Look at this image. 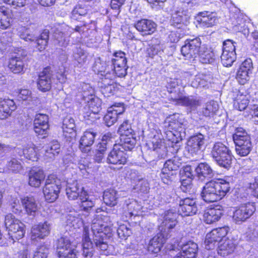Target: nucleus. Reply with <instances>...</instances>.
I'll return each instance as SVG.
<instances>
[{"label":"nucleus","mask_w":258,"mask_h":258,"mask_svg":"<svg viewBox=\"0 0 258 258\" xmlns=\"http://www.w3.org/2000/svg\"><path fill=\"white\" fill-rule=\"evenodd\" d=\"M61 188V181L54 175H49L43 187L45 200L48 203L54 202L58 197Z\"/></svg>","instance_id":"9d476101"},{"label":"nucleus","mask_w":258,"mask_h":258,"mask_svg":"<svg viewBox=\"0 0 258 258\" xmlns=\"http://www.w3.org/2000/svg\"><path fill=\"white\" fill-rule=\"evenodd\" d=\"M190 18V15L187 9L179 8L173 14L171 20V25L178 29L186 25Z\"/></svg>","instance_id":"cd10ccee"},{"label":"nucleus","mask_w":258,"mask_h":258,"mask_svg":"<svg viewBox=\"0 0 258 258\" xmlns=\"http://www.w3.org/2000/svg\"><path fill=\"white\" fill-rule=\"evenodd\" d=\"M229 228L228 226H223L215 228L207 234L205 240V248L213 249L217 245L224 241L223 238L226 236Z\"/></svg>","instance_id":"ddd939ff"},{"label":"nucleus","mask_w":258,"mask_h":258,"mask_svg":"<svg viewBox=\"0 0 258 258\" xmlns=\"http://www.w3.org/2000/svg\"><path fill=\"white\" fill-rule=\"evenodd\" d=\"M198 211V206L195 199L187 198L180 201L178 212L181 216H193Z\"/></svg>","instance_id":"4be33fe9"},{"label":"nucleus","mask_w":258,"mask_h":258,"mask_svg":"<svg viewBox=\"0 0 258 258\" xmlns=\"http://www.w3.org/2000/svg\"><path fill=\"white\" fill-rule=\"evenodd\" d=\"M41 150V154L46 159H53L60 152V145L57 141L53 140L46 145L43 150Z\"/></svg>","instance_id":"4c0bfd02"},{"label":"nucleus","mask_w":258,"mask_h":258,"mask_svg":"<svg viewBox=\"0 0 258 258\" xmlns=\"http://www.w3.org/2000/svg\"><path fill=\"white\" fill-rule=\"evenodd\" d=\"M52 71L49 67L45 68L39 75L37 81L38 89L42 92L49 91L51 88Z\"/></svg>","instance_id":"c85d7f7f"},{"label":"nucleus","mask_w":258,"mask_h":258,"mask_svg":"<svg viewBox=\"0 0 258 258\" xmlns=\"http://www.w3.org/2000/svg\"><path fill=\"white\" fill-rule=\"evenodd\" d=\"M73 58L74 63L77 66L81 67L86 63L87 55L81 48H76L74 51Z\"/></svg>","instance_id":"3c124183"},{"label":"nucleus","mask_w":258,"mask_h":258,"mask_svg":"<svg viewBox=\"0 0 258 258\" xmlns=\"http://www.w3.org/2000/svg\"><path fill=\"white\" fill-rule=\"evenodd\" d=\"M118 133L120 136L134 134L133 130L132 129L131 125L127 121L123 122L120 126L118 129Z\"/></svg>","instance_id":"69168bd1"},{"label":"nucleus","mask_w":258,"mask_h":258,"mask_svg":"<svg viewBox=\"0 0 258 258\" xmlns=\"http://www.w3.org/2000/svg\"><path fill=\"white\" fill-rule=\"evenodd\" d=\"M117 225V233L120 238L126 239L132 233L130 226L126 224L118 222Z\"/></svg>","instance_id":"864d4df0"},{"label":"nucleus","mask_w":258,"mask_h":258,"mask_svg":"<svg viewBox=\"0 0 258 258\" xmlns=\"http://www.w3.org/2000/svg\"><path fill=\"white\" fill-rule=\"evenodd\" d=\"M200 61L203 63H213L215 60V53L212 49L203 44L200 47L198 54Z\"/></svg>","instance_id":"ea45409f"},{"label":"nucleus","mask_w":258,"mask_h":258,"mask_svg":"<svg viewBox=\"0 0 258 258\" xmlns=\"http://www.w3.org/2000/svg\"><path fill=\"white\" fill-rule=\"evenodd\" d=\"M16 93L19 101L29 100L31 98V92L28 89H20Z\"/></svg>","instance_id":"0e129e2a"},{"label":"nucleus","mask_w":258,"mask_h":258,"mask_svg":"<svg viewBox=\"0 0 258 258\" xmlns=\"http://www.w3.org/2000/svg\"><path fill=\"white\" fill-rule=\"evenodd\" d=\"M195 171L198 177L202 180L212 178L214 175L213 170L207 163H200L195 169Z\"/></svg>","instance_id":"c03bdc74"},{"label":"nucleus","mask_w":258,"mask_h":258,"mask_svg":"<svg viewBox=\"0 0 258 258\" xmlns=\"http://www.w3.org/2000/svg\"><path fill=\"white\" fill-rule=\"evenodd\" d=\"M118 198L117 191L113 189H107L104 192L103 201L108 206H114L116 205Z\"/></svg>","instance_id":"de8ad7c7"},{"label":"nucleus","mask_w":258,"mask_h":258,"mask_svg":"<svg viewBox=\"0 0 258 258\" xmlns=\"http://www.w3.org/2000/svg\"><path fill=\"white\" fill-rule=\"evenodd\" d=\"M49 118L45 114L39 113L35 115L34 120V130L36 134L43 137L47 134L49 128Z\"/></svg>","instance_id":"a878e982"},{"label":"nucleus","mask_w":258,"mask_h":258,"mask_svg":"<svg viewBox=\"0 0 258 258\" xmlns=\"http://www.w3.org/2000/svg\"><path fill=\"white\" fill-rule=\"evenodd\" d=\"M195 23L197 27L206 28L212 27L217 22L216 13L208 11L199 12L195 17Z\"/></svg>","instance_id":"aec40b11"},{"label":"nucleus","mask_w":258,"mask_h":258,"mask_svg":"<svg viewBox=\"0 0 258 258\" xmlns=\"http://www.w3.org/2000/svg\"><path fill=\"white\" fill-rule=\"evenodd\" d=\"M21 203L26 213L30 216L35 217L40 209L35 199L32 196L22 198Z\"/></svg>","instance_id":"f704fd0d"},{"label":"nucleus","mask_w":258,"mask_h":258,"mask_svg":"<svg viewBox=\"0 0 258 258\" xmlns=\"http://www.w3.org/2000/svg\"><path fill=\"white\" fill-rule=\"evenodd\" d=\"M235 240L230 239H226L218 245L217 248L218 253L223 257L232 254L236 248Z\"/></svg>","instance_id":"c9c22d12"},{"label":"nucleus","mask_w":258,"mask_h":258,"mask_svg":"<svg viewBox=\"0 0 258 258\" xmlns=\"http://www.w3.org/2000/svg\"><path fill=\"white\" fill-rule=\"evenodd\" d=\"M120 140L122 142L121 145H120V148L125 150H131L136 143L134 134L120 136Z\"/></svg>","instance_id":"09e8293b"},{"label":"nucleus","mask_w":258,"mask_h":258,"mask_svg":"<svg viewBox=\"0 0 258 258\" xmlns=\"http://www.w3.org/2000/svg\"><path fill=\"white\" fill-rule=\"evenodd\" d=\"M41 148V146L36 147L34 144H30L27 145L23 150L17 148L15 151L21 157L23 156L26 159L35 161L41 155V151H39Z\"/></svg>","instance_id":"bb28decb"},{"label":"nucleus","mask_w":258,"mask_h":258,"mask_svg":"<svg viewBox=\"0 0 258 258\" xmlns=\"http://www.w3.org/2000/svg\"><path fill=\"white\" fill-rule=\"evenodd\" d=\"M112 63L114 70L111 74H114L118 77H124L126 75V58L125 53L121 51L114 53L112 58Z\"/></svg>","instance_id":"a211bd4d"},{"label":"nucleus","mask_w":258,"mask_h":258,"mask_svg":"<svg viewBox=\"0 0 258 258\" xmlns=\"http://www.w3.org/2000/svg\"><path fill=\"white\" fill-rule=\"evenodd\" d=\"M62 128L66 137H72L76 135V125L73 118L66 117L63 120Z\"/></svg>","instance_id":"49530a36"},{"label":"nucleus","mask_w":258,"mask_h":258,"mask_svg":"<svg viewBox=\"0 0 258 258\" xmlns=\"http://www.w3.org/2000/svg\"><path fill=\"white\" fill-rule=\"evenodd\" d=\"M5 226L9 236L13 240H19L24 237L26 233L25 225L13 214L10 213L6 215Z\"/></svg>","instance_id":"6e6552de"},{"label":"nucleus","mask_w":258,"mask_h":258,"mask_svg":"<svg viewBox=\"0 0 258 258\" xmlns=\"http://www.w3.org/2000/svg\"><path fill=\"white\" fill-rule=\"evenodd\" d=\"M233 140L235 145V151L241 157L248 155L252 149L250 136L242 127L236 129L233 135Z\"/></svg>","instance_id":"0eeeda50"},{"label":"nucleus","mask_w":258,"mask_h":258,"mask_svg":"<svg viewBox=\"0 0 258 258\" xmlns=\"http://www.w3.org/2000/svg\"><path fill=\"white\" fill-rule=\"evenodd\" d=\"M48 248L46 246L42 245L38 247L34 252L33 258H47Z\"/></svg>","instance_id":"774afa93"},{"label":"nucleus","mask_w":258,"mask_h":258,"mask_svg":"<svg viewBox=\"0 0 258 258\" xmlns=\"http://www.w3.org/2000/svg\"><path fill=\"white\" fill-rule=\"evenodd\" d=\"M90 165L91 163L85 158H82L78 164V168L84 175H88L91 171Z\"/></svg>","instance_id":"13d9d810"},{"label":"nucleus","mask_w":258,"mask_h":258,"mask_svg":"<svg viewBox=\"0 0 258 258\" xmlns=\"http://www.w3.org/2000/svg\"><path fill=\"white\" fill-rule=\"evenodd\" d=\"M9 68L14 73L19 74L24 71V62L20 57H12L10 60Z\"/></svg>","instance_id":"8fccbe9b"},{"label":"nucleus","mask_w":258,"mask_h":258,"mask_svg":"<svg viewBox=\"0 0 258 258\" xmlns=\"http://www.w3.org/2000/svg\"><path fill=\"white\" fill-rule=\"evenodd\" d=\"M45 178L44 171L42 169H33L29 173L28 183L33 187H39Z\"/></svg>","instance_id":"58836bf2"},{"label":"nucleus","mask_w":258,"mask_h":258,"mask_svg":"<svg viewBox=\"0 0 258 258\" xmlns=\"http://www.w3.org/2000/svg\"><path fill=\"white\" fill-rule=\"evenodd\" d=\"M83 208L79 212L71 210L66 216V226L74 229H79L84 225L82 239L83 255L85 258H91L93 255L94 249L90 236L97 249L102 254H110V247L107 244V239L111 236L112 228L110 226V218L105 213L104 214L96 215L92 221L91 231L89 226L85 225L83 220Z\"/></svg>","instance_id":"f257e3e1"},{"label":"nucleus","mask_w":258,"mask_h":258,"mask_svg":"<svg viewBox=\"0 0 258 258\" xmlns=\"http://www.w3.org/2000/svg\"><path fill=\"white\" fill-rule=\"evenodd\" d=\"M252 69V62L250 59H246L242 63L237 72L236 77L239 84L244 85L249 80Z\"/></svg>","instance_id":"b1692460"},{"label":"nucleus","mask_w":258,"mask_h":258,"mask_svg":"<svg viewBox=\"0 0 258 258\" xmlns=\"http://www.w3.org/2000/svg\"><path fill=\"white\" fill-rule=\"evenodd\" d=\"M135 27L143 35L152 34L156 30L157 25L151 20L143 19L138 21Z\"/></svg>","instance_id":"72a5a7b5"},{"label":"nucleus","mask_w":258,"mask_h":258,"mask_svg":"<svg viewBox=\"0 0 258 258\" xmlns=\"http://www.w3.org/2000/svg\"><path fill=\"white\" fill-rule=\"evenodd\" d=\"M161 50H162V45L157 40L156 42L150 45L149 48L147 49V53L149 56L153 57L154 55L157 54Z\"/></svg>","instance_id":"bf43d9fd"},{"label":"nucleus","mask_w":258,"mask_h":258,"mask_svg":"<svg viewBox=\"0 0 258 258\" xmlns=\"http://www.w3.org/2000/svg\"><path fill=\"white\" fill-rule=\"evenodd\" d=\"M88 10L86 7L79 4L73 9L71 18L73 20H79L81 19L82 17L86 16Z\"/></svg>","instance_id":"4d7b16f0"},{"label":"nucleus","mask_w":258,"mask_h":258,"mask_svg":"<svg viewBox=\"0 0 258 258\" xmlns=\"http://www.w3.org/2000/svg\"><path fill=\"white\" fill-rule=\"evenodd\" d=\"M73 30V28L66 25L59 26L53 33L54 43L61 46H67L69 41V36Z\"/></svg>","instance_id":"5701e85b"},{"label":"nucleus","mask_w":258,"mask_h":258,"mask_svg":"<svg viewBox=\"0 0 258 258\" xmlns=\"http://www.w3.org/2000/svg\"><path fill=\"white\" fill-rule=\"evenodd\" d=\"M98 70L100 72L103 73L104 74H101L104 76L102 79L101 86L102 88V92L103 94H106L107 96H109V94L114 93L115 87L114 84L113 79L115 78L114 74H111L110 73L106 71V69L100 68L98 67Z\"/></svg>","instance_id":"393cba45"},{"label":"nucleus","mask_w":258,"mask_h":258,"mask_svg":"<svg viewBox=\"0 0 258 258\" xmlns=\"http://www.w3.org/2000/svg\"><path fill=\"white\" fill-rule=\"evenodd\" d=\"M205 137L201 134L191 137L187 141L186 150L192 157L201 155L205 148Z\"/></svg>","instance_id":"f3484780"},{"label":"nucleus","mask_w":258,"mask_h":258,"mask_svg":"<svg viewBox=\"0 0 258 258\" xmlns=\"http://www.w3.org/2000/svg\"><path fill=\"white\" fill-rule=\"evenodd\" d=\"M181 164V160L177 157L166 161L160 174L161 180L165 184H169L175 178V171L178 169Z\"/></svg>","instance_id":"4468645a"},{"label":"nucleus","mask_w":258,"mask_h":258,"mask_svg":"<svg viewBox=\"0 0 258 258\" xmlns=\"http://www.w3.org/2000/svg\"><path fill=\"white\" fill-rule=\"evenodd\" d=\"M96 134L92 132L86 131L80 140V148L83 152L90 151L89 148L94 142Z\"/></svg>","instance_id":"37998d69"},{"label":"nucleus","mask_w":258,"mask_h":258,"mask_svg":"<svg viewBox=\"0 0 258 258\" xmlns=\"http://www.w3.org/2000/svg\"><path fill=\"white\" fill-rule=\"evenodd\" d=\"M16 108V106L13 100L0 99V119L7 118Z\"/></svg>","instance_id":"e433bc0d"},{"label":"nucleus","mask_w":258,"mask_h":258,"mask_svg":"<svg viewBox=\"0 0 258 258\" xmlns=\"http://www.w3.org/2000/svg\"><path fill=\"white\" fill-rule=\"evenodd\" d=\"M66 194L70 200H75L79 198L80 201V208H83L85 211H89L95 204V198L88 195L77 181L67 183Z\"/></svg>","instance_id":"20e7f679"},{"label":"nucleus","mask_w":258,"mask_h":258,"mask_svg":"<svg viewBox=\"0 0 258 258\" xmlns=\"http://www.w3.org/2000/svg\"><path fill=\"white\" fill-rule=\"evenodd\" d=\"M177 214L172 210L166 211L163 220L159 227L160 233L151 239L148 246V250L153 253L159 252L165 240L168 238L169 233L176 225Z\"/></svg>","instance_id":"f03ea898"},{"label":"nucleus","mask_w":258,"mask_h":258,"mask_svg":"<svg viewBox=\"0 0 258 258\" xmlns=\"http://www.w3.org/2000/svg\"><path fill=\"white\" fill-rule=\"evenodd\" d=\"M256 210L254 203L248 202L236 207L233 212L232 219L237 224H241L248 219Z\"/></svg>","instance_id":"f8f14e48"},{"label":"nucleus","mask_w":258,"mask_h":258,"mask_svg":"<svg viewBox=\"0 0 258 258\" xmlns=\"http://www.w3.org/2000/svg\"><path fill=\"white\" fill-rule=\"evenodd\" d=\"M178 114H173L167 118L166 121L168 123L167 130L177 131L181 128V123L179 121Z\"/></svg>","instance_id":"5fc2aeb1"},{"label":"nucleus","mask_w":258,"mask_h":258,"mask_svg":"<svg viewBox=\"0 0 258 258\" xmlns=\"http://www.w3.org/2000/svg\"><path fill=\"white\" fill-rule=\"evenodd\" d=\"M51 225L47 221L33 224L30 229V236L32 242L38 243L46 238L50 234Z\"/></svg>","instance_id":"dca6fc26"},{"label":"nucleus","mask_w":258,"mask_h":258,"mask_svg":"<svg viewBox=\"0 0 258 258\" xmlns=\"http://www.w3.org/2000/svg\"><path fill=\"white\" fill-rule=\"evenodd\" d=\"M127 157L125 152L121 150L119 145H115L107 158V162L112 164L124 165L126 162Z\"/></svg>","instance_id":"c756f323"},{"label":"nucleus","mask_w":258,"mask_h":258,"mask_svg":"<svg viewBox=\"0 0 258 258\" xmlns=\"http://www.w3.org/2000/svg\"><path fill=\"white\" fill-rule=\"evenodd\" d=\"M207 77L203 75H199L196 77L195 81L192 82L191 85L194 87H206L208 85Z\"/></svg>","instance_id":"052dcab7"},{"label":"nucleus","mask_w":258,"mask_h":258,"mask_svg":"<svg viewBox=\"0 0 258 258\" xmlns=\"http://www.w3.org/2000/svg\"><path fill=\"white\" fill-rule=\"evenodd\" d=\"M144 205L142 206L138 201L129 199L125 201L123 206V215L126 219H135L142 215V213L146 212L147 210H152L157 207L159 202L157 201L152 202L150 200H146Z\"/></svg>","instance_id":"39448f33"},{"label":"nucleus","mask_w":258,"mask_h":258,"mask_svg":"<svg viewBox=\"0 0 258 258\" xmlns=\"http://www.w3.org/2000/svg\"><path fill=\"white\" fill-rule=\"evenodd\" d=\"M118 116L113 113L109 109H107V112L104 117V121L108 126L112 125L116 121Z\"/></svg>","instance_id":"680f3d73"},{"label":"nucleus","mask_w":258,"mask_h":258,"mask_svg":"<svg viewBox=\"0 0 258 258\" xmlns=\"http://www.w3.org/2000/svg\"><path fill=\"white\" fill-rule=\"evenodd\" d=\"M12 22V11L5 6L0 7V28L6 29L10 27Z\"/></svg>","instance_id":"a19ab883"},{"label":"nucleus","mask_w":258,"mask_h":258,"mask_svg":"<svg viewBox=\"0 0 258 258\" xmlns=\"http://www.w3.org/2000/svg\"><path fill=\"white\" fill-rule=\"evenodd\" d=\"M249 102V95L238 92L233 99V107L238 110L242 111L247 107Z\"/></svg>","instance_id":"a18cd8bd"},{"label":"nucleus","mask_w":258,"mask_h":258,"mask_svg":"<svg viewBox=\"0 0 258 258\" xmlns=\"http://www.w3.org/2000/svg\"><path fill=\"white\" fill-rule=\"evenodd\" d=\"M82 90L86 113L87 114L98 113L101 109V100L94 95V90L89 84L83 83Z\"/></svg>","instance_id":"423d86ee"},{"label":"nucleus","mask_w":258,"mask_h":258,"mask_svg":"<svg viewBox=\"0 0 258 258\" xmlns=\"http://www.w3.org/2000/svg\"><path fill=\"white\" fill-rule=\"evenodd\" d=\"M234 43L230 40H227L223 42L221 60L223 65L226 67H231L236 59L235 46Z\"/></svg>","instance_id":"6ab92c4d"},{"label":"nucleus","mask_w":258,"mask_h":258,"mask_svg":"<svg viewBox=\"0 0 258 258\" xmlns=\"http://www.w3.org/2000/svg\"><path fill=\"white\" fill-rule=\"evenodd\" d=\"M177 104L182 106L190 107L191 109H196L201 104V101L193 96L185 97L182 95H179L177 98H175Z\"/></svg>","instance_id":"79ce46f5"},{"label":"nucleus","mask_w":258,"mask_h":258,"mask_svg":"<svg viewBox=\"0 0 258 258\" xmlns=\"http://www.w3.org/2000/svg\"><path fill=\"white\" fill-rule=\"evenodd\" d=\"M49 38V32L48 30H45L41 34L39 38L35 39L36 41V47L39 51H41L45 48L47 45Z\"/></svg>","instance_id":"6e6d98bb"},{"label":"nucleus","mask_w":258,"mask_h":258,"mask_svg":"<svg viewBox=\"0 0 258 258\" xmlns=\"http://www.w3.org/2000/svg\"><path fill=\"white\" fill-rule=\"evenodd\" d=\"M7 166L9 170L15 173L19 172L22 169L21 163L15 159L10 161Z\"/></svg>","instance_id":"e2e57ef3"},{"label":"nucleus","mask_w":258,"mask_h":258,"mask_svg":"<svg viewBox=\"0 0 258 258\" xmlns=\"http://www.w3.org/2000/svg\"><path fill=\"white\" fill-rule=\"evenodd\" d=\"M230 189V184L224 179L211 181L203 187L202 199L207 203H213L222 199Z\"/></svg>","instance_id":"7ed1b4c3"},{"label":"nucleus","mask_w":258,"mask_h":258,"mask_svg":"<svg viewBox=\"0 0 258 258\" xmlns=\"http://www.w3.org/2000/svg\"><path fill=\"white\" fill-rule=\"evenodd\" d=\"M161 137V135L158 131L154 130L150 135V140L147 143L149 148L155 152L159 159L165 158L168 154V149L165 141Z\"/></svg>","instance_id":"9b49d317"},{"label":"nucleus","mask_w":258,"mask_h":258,"mask_svg":"<svg viewBox=\"0 0 258 258\" xmlns=\"http://www.w3.org/2000/svg\"><path fill=\"white\" fill-rule=\"evenodd\" d=\"M181 251L175 258H196L198 251V246L196 243L189 240L182 244Z\"/></svg>","instance_id":"473e14b6"},{"label":"nucleus","mask_w":258,"mask_h":258,"mask_svg":"<svg viewBox=\"0 0 258 258\" xmlns=\"http://www.w3.org/2000/svg\"><path fill=\"white\" fill-rule=\"evenodd\" d=\"M192 178L181 176V188L185 192H190L191 188Z\"/></svg>","instance_id":"338daca9"},{"label":"nucleus","mask_w":258,"mask_h":258,"mask_svg":"<svg viewBox=\"0 0 258 258\" xmlns=\"http://www.w3.org/2000/svg\"><path fill=\"white\" fill-rule=\"evenodd\" d=\"M211 154L220 166L225 168L230 166L232 156L228 148L223 143L221 142L215 143L213 147Z\"/></svg>","instance_id":"1a4fd4ad"},{"label":"nucleus","mask_w":258,"mask_h":258,"mask_svg":"<svg viewBox=\"0 0 258 258\" xmlns=\"http://www.w3.org/2000/svg\"><path fill=\"white\" fill-rule=\"evenodd\" d=\"M201 46V41L199 38L187 39L181 48V52L187 59L196 57Z\"/></svg>","instance_id":"412c9836"},{"label":"nucleus","mask_w":258,"mask_h":258,"mask_svg":"<svg viewBox=\"0 0 258 258\" xmlns=\"http://www.w3.org/2000/svg\"><path fill=\"white\" fill-rule=\"evenodd\" d=\"M219 109V105L217 102L211 101L206 103L203 108L202 113L205 116H212L215 114Z\"/></svg>","instance_id":"603ef678"},{"label":"nucleus","mask_w":258,"mask_h":258,"mask_svg":"<svg viewBox=\"0 0 258 258\" xmlns=\"http://www.w3.org/2000/svg\"><path fill=\"white\" fill-rule=\"evenodd\" d=\"M113 135L110 133H107L103 135L101 142L97 146V153L95 160L98 163L101 162L104 157V152L109 146L113 145Z\"/></svg>","instance_id":"2f4dec72"},{"label":"nucleus","mask_w":258,"mask_h":258,"mask_svg":"<svg viewBox=\"0 0 258 258\" xmlns=\"http://www.w3.org/2000/svg\"><path fill=\"white\" fill-rule=\"evenodd\" d=\"M76 246L69 238L61 237L58 239L56 253L58 258H78Z\"/></svg>","instance_id":"2eb2a0df"},{"label":"nucleus","mask_w":258,"mask_h":258,"mask_svg":"<svg viewBox=\"0 0 258 258\" xmlns=\"http://www.w3.org/2000/svg\"><path fill=\"white\" fill-rule=\"evenodd\" d=\"M224 210L222 206L216 205L206 210L203 215V220L208 224L218 221L223 214Z\"/></svg>","instance_id":"7c9ffc66"}]
</instances>
